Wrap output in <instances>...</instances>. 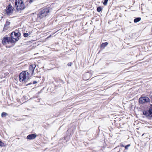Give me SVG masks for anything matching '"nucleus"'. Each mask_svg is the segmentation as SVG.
<instances>
[{
  "label": "nucleus",
  "mask_w": 152,
  "mask_h": 152,
  "mask_svg": "<svg viewBox=\"0 0 152 152\" xmlns=\"http://www.w3.org/2000/svg\"><path fill=\"white\" fill-rule=\"evenodd\" d=\"M30 77V73H28L27 71H24L20 73L19 77V80L20 82L26 83L27 81H26V80H28L29 77Z\"/></svg>",
  "instance_id": "nucleus-1"
},
{
  "label": "nucleus",
  "mask_w": 152,
  "mask_h": 152,
  "mask_svg": "<svg viewBox=\"0 0 152 152\" xmlns=\"http://www.w3.org/2000/svg\"><path fill=\"white\" fill-rule=\"evenodd\" d=\"M51 10L50 9L49 7H48L42 9L37 15V17L41 19L45 17L49 14Z\"/></svg>",
  "instance_id": "nucleus-2"
},
{
  "label": "nucleus",
  "mask_w": 152,
  "mask_h": 152,
  "mask_svg": "<svg viewBox=\"0 0 152 152\" xmlns=\"http://www.w3.org/2000/svg\"><path fill=\"white\" fill-rule=\"evenodd\" d=\"M15 3L16 9L18 11L19 10H23L25 8L24 4L22 0H15Z\"/></svg>",
  "instance_id": "nucleus-3"
},
{
  "label": "nucleus",
  "mask_w": 152,
  "mask_h": 152,
  "mask_svg": "<svg viewBox=\"0 0 152 152\" xmlns=\"http://www.w3.org/2000/svg\"><path fill=\"white\" fill-rule=\"evenodd\" d=\"M143 114L148 118L152 117V104H151L148 111L144 110L142 112Z\"/></svg>",
  "instance_id": "nucleus-4"
},
{
  "label": "nucleus",
  "mask_w": 152,
  "mask_h": 152,
  "mask_svg": "<svg viewBox=\"0 0 152 152\" xmlns=\"http://www.w3.org/2000/svg\"><path fill=\"white\" fill-rule=\"evenodd\" d=\"M149 101V99L147 97H141L139 99V102L140 104H143L148 102Z\"/></svg>",
  "instance_id": "nucleus-5"
},
{
  "label": "nucleus",
  "mask_w": 152,
  "mask_h": 152,
  "mask_svg": "<svg viewBox=\"0 0 152 152\" xmlns=\"http://www.w3.org/2000/svg\"><path fill=\"white\" fill-rule=\"evenodd\" d=\"M36 67V65L35 64H31L30 65L29 68V72L28 73H30L31 77L33 75Z\"/></svg>",
  "instance_id": "nucleus-6"
},
{
  "label": "nucleus",
  "mask_w": 152,
  "mask_h": 152,
  "mask_svg": "<svg viewBox=\"0 0 152 152\" xmlns=\"http://www.w3.org/2000/svg\"><path fill=\"white\" fill-rule=\"evenodd\" d=\"M13 31L12 32L11 34V37L12 38H16L18 37L19 38V37L20 36L21 34L19 32H18V31H17V32H16V31Z\"/></svg>",
  "instance_id": "nucleus-7"
},
{
  "label": "nucleus",
  "mask_w": 152,
  "mask_h": 152,
  "mask_svg": "<svg viewBox=\"0 0 152 152\" xmlns=\"http://www.w3.org/2000/svg\"><path fill=\"white\" fill-rule=\"evenodd\" d=\"M13 8L12 6L9 5L7 7L6 12L7 15H9L10 13L12 12Z\"/></svg>",
  "instance_id": "nucleus-8"
},
{
  "label": "nucleus",
  "mask_w": 152,
  "mask_h": 152,
  "mask_svg": "<svg viewBox=\"0 0 152 152\" xmlns=\"http://www.w3.org/2000/svg\"><path fill=\"white\" fill-rule=\"evenodd\" d=\"M37 136V135L36 134H31L27 137V139L31 140L34 139Z\"/></svg>",
  "instance_id": "nucleus-9"
},
{
  "label": "nucleus",
  "mask_w": 152,
  "mask_h": 152,
  "mask_svg": "<svg viewBox=\"0 0 152 152\" xmlns=\"http://www.w3.org/2000/svg\"><path fill=\"white\" fill-rule=\"evenodd\" d=\"M9 38V43H12L18 41L19 39V38L18 37L16 38H12L11 37V38Z\"/></svg>",
  "instance_id": "nucleus-10"
},
{
  "label": "nucleus",
  "mask_w": 152,
  "mask_h": 152,
  "mask_svg": "<svg viewBox=\"0 0 152 152\" xmlns=\"http://www.w3.org/2000/svg\"><path fill=\"white\" fill-rule=\"evenodd\" d=\"M9 38L8 37H4L2 40V43L4 45L6 44L7 42L9 43Z\"/></svg>",
  "instance_id": "nucleus-11"
},
{
  "label": "nucleus",
  "mask_w": 152,
  "mask_h": 152,
  "mask_svg": "<svg viewBox=\"0 0 152 152\" xmlns=\"http://www.w3.org/2000/svg\"><path fill=\"white\" fill-rule=\"evenodd\" d=\"M108 44V43L107 42L102 43L101 45V47L102 48H104Z\"/></svg>",
  "instance_id": "nucleus-12"
},
{
  "label": "nucleus",
  "mask_w": 152,
  "mask_h": 152,
  "mask_svg": "<svg viewBox=\"0 0 152 152\" xmlns=\"http://www.w3.org/2000/svg\"><path fill=\"white\" fill-rule=\"evenodd\" d=\"M141 19V18L140 17L134 19V23H136L140 21Z\"/></svg>",
  "instance_id": "nucleus-13"
},
{
  "label": "nucleus",
  "mask_w": 152,
  "mask_h": 152,
  "mask_svg": "<svg viewBox=\"0 0 152 152\" xmlns=\"http://www.w3.org/2000/svg\"><path fill=\"white\" fill-rule=\"evenodd\" d=\"M31 34L30 32H28V33H24L23 34V36L24 37H27L28 35H30Z\"/></svg>",
  "instance_id": "nucleus-14"
},
{
  "label": "nucleus",
  "mask_w": 152,
  "mask_h": 152,
  "mask_svg": "<svg viewBox=\"0 0 152 152\" xmlns=\"http://www.w3.org/2000/svg\"><path fill=\"white\" fill-rule=\"evenodd\" d=\"M102 10V8L101 7H99L97 8V11L98 12H100Z\"/></svg>",
  "instance_id": "nucleus-15"
},
{
  "label": "nucleus",
  "mask_w": 152,
  "mask_h": 152,
  "mask_svg": "<svg viewBox=\"0 0 152 152\" xmlns=\"http://www.w3.org/2000/svg\"><path fill=\"white\" fill-rule=\"evenodd\" d=\"M8 27L4 25V27L3 29V31H5L8 28Z\"/></svg>",
  "instance_id": "nucleus-16"
},
{
  "label": "nucleus",
  "mask_w": 152,
  "mask_h": 152,
  "mask_svg": "<svg viewBox=\"0 0 152 152\" xmlns=\"http://www.w3.org/2000/svg\"><path fill=\"white\" fill-rule=\"evenodd\" d=\"M8 20H7L5 24H4L5 25L8 26L10 24V23L9 21H8Z\"/></svg>",
  "instance_id": "nucleus-17"
},
{
  "label": "nucleus",
  "mask_w": 152,
  "mask_h": 152,
  "mask_svg": "<svg viewBox=\"0 0 152 152\" xmlns=\"http://www.w3.org/2000/svg\"><path fill=\"white\" fill-rule=\"evenodd\" d=\"M7 115V114L5 112H3L1 113V116L3 117L4 116H6Z\"/></svg>",
  "instance_id": "nucleus-18"
},
{
  "label": "nucleus",
  "mask_w": 152,
  "mask_h": 152,
  "mask_svg": "<svg viewBox=\"0 0 152 152\" xmlns=\"http://www.w3.org/2000/svg\"><path fill=\"white\" fill-rule=\"evenodd\" d=\"M108 0H104L103 4L104 5H106L107 4Z\"/></svg>",
  "instance_id": "nucleus-19"
},
{
  "label": "nucleus",
  "mask_w": 152,
  "mask_h": 152,
  "mask_svg": "<svg viewBox=\"0 0 152 152\" xmlns=\"http://www.w3.org/2000/svg\"><path fill=\"white\" fill-rule=\"evenodd\" d=\"M4 145V143L0 140V146L3 147Z\"/></svg>",
  "instance_id": "nucleus-20"
},
{
  "label": "nucleus",
  "mask_w": 152,
  "mask_h": 152,
  "mask_svg": "<svg viewBox=\"0 0 152 152\" xmlns=\"http://www.w3.org/2000/svg\"><path fill=\"white\" fill-rule=\"evenodd\" d=\"M130 145L129 144V145H126V146H125V149H127L128 147H129L130 146Z\"/></svg>",
  "instance_id": "nucleus-21"
},
{
  "label": "nucleus",
  "mask_w": 152,
  "mask_h": 152,
  "mask_svg": "<svg viewBox=\"0 0 152 152\" xmlns=\"http://www.w3.org/2000/svg\"><path fill=\"white\" fill-rule=\"evenodd\" d=\"M72 64V63L71 62L69 63L67 65L68 66H71Z\"/></svg>",
  "instance_id": "nucleus-22"
},
{
  "label": "nucleus",
  "mask_w": 152,
  "mask_h": 152,
  "mask_svg": "<svg viewBox=\"0 0 152 152\" xmlns=\"http://www.w3.org/2000/svg\"><path fill=\"white\" fill-rule=\"evenodd\" d=\"M34 0H29V2L30 3H31L33 2Z\"/></svg>",
  "instance_id": "nucleus-23"
},
{
  "label": "nucleus",
  "mask_w": 152,
  "mask_h": 152,
  "mask_svg": "<svg viewBox=\"0 0 152 152\" xmlns=\"http://www.w3.org/2000/svg\"><path fill=\"white\" fill-rule=\"evenodd\" d=\"M89 75V73H88V72H87V73H86L85 74V75H84V76H85V75H86V76H88V75Z\"/></svg>",
  "instance_id": "nucleus-24"
},
{
  "label": "nucleus",
  "mask_w": 152,
  "mask_h": 152,
  "mask_svg": "<svg viewBox=\"0 0 152 152\" xmlns=\"http://www.w3.org/2000/svg\"><path fill=\"white\" fill-rule=\"evenodd\" d=\"M32 84V83H31V82H30V83H28L27 84H26V86H27L28 85H30L31 84Z\"/></svg>",
  "instance_id": "nucleus-25"
},
{
  "label": "nucleus",
  "mask_w": 152,
  "mask_h": 152,
  "mask_svg": "<svg viewBox=\"0 0 152 152\" xmlns=\"http://www.w3.org/2000/svg\"><path fill=\"white\" fill-rule=\"evenodd\" d=\"M37 83V82L36 81H33V84H35Z\"/></svg>",
  "instance_id": "nucleus-26"
},
{
  "label": "nucleus",
  "mask_w": 152,
  "mask_h": 152,
  "mask_svg": "<svg viewBox=\"0 0 152 152\" xmlns=\"http://www.w3.org/2000/svg\"><path fill=\"white\" fill-rule=\"evenodd\" d=\"M121 147H125V146H124V145H123V144L121 145Z\"/></svg>",
  "instance_id": "nucleus-27"
},
{
  "label": "nucleus",
  "mask_w": 152,
  "mask_h": 152,
  "mask_svg": "<svg viewBox=\"0 0 152 152\" xmlns=\"http://www.w3.org/2000/svg\"><path fill=\"white\" fill-rule=\"evenodd\" d=\"M84 78V80H88V79H84V78Z\"/></svg>",
  "instance_id": "nucleus-28"
},
{
  "label": "nucleus",
  "mask_w": 152,
  "mask_h": 152,
  "mask_svg": "<svg viewBox=\"0 0 152 152\" xmlns=\"http://www.w3.org/2000/svg\"><path fill=\"white\" fill-rule=\"evenodd\" d=\"M144 134H143L142 135V136H143Z\"/></svg>",
  "instance_id": "nucleus-29"
}]
</instances>
